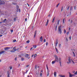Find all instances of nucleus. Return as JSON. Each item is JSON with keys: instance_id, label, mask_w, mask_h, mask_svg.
Returning <instances> with one entry per match:
<instances>
[{"instance_id": "obj_1", "label": "nucleus", "mask_w": 77, "mask_h": 77, "mask_svg": "<svg viewBox=\"0 0 77 77\" xmlns=\"http://www.w3.org/2000/svg\"><path fill=\"white\" fill-rule=\"evenodd\" d=\"M58 33H60V34L61 35L62 34V30H61V26H58Z\"/></svg>"}, {"instance_id": "obj_2", "label": "nucleus", "mask_w": 77, "mask_h": 77, "mask_svg": "<svg viewBox=\"0 0 77 77\" xmlns=\"http://www.w3.org/2000/svg\"><path fill=\"white\" fill-rule=\"evenodd\" d=\"M54 57H55V61L57 62H59V58H58V57L56 55H54Z\"/></svg>"}, {"instance_id": "obj_3", "label": "nucleus", "mask_w": 77, "mask_h": 77, "mask_svg": "<svg viewBox=\"0 0 77 77\" xmlns=\"http://www.w3.org/2000/svg\"><path fill=\"white\" fill-rule=\"evenodd\" d=\"M17 51V49L14 48L12 49V50L10 51V52L11 53H14V52H15Z\"/></svg>"}, {"instance_id": "obj_4", "label": "nucleus", "mask_w": 77, "mask_h": 77, "mask_svg": "<svg viewBox=\"0 0 77 77\" xmlns=\"http://www.w3.org/2000/svg\"><path fill=\"white\" fill-rule=\"evenodd\" d=\"M5 4V2L3 1H2L0 2V5H4Z\"/></svg>"}, {"instance_id": "obj_5", "label": "nucleus", "mask_w": 77, "mask_h": 77, "mask_svg": "<svg viewBox=\"0 0 77 77\" xmlns=\"http://www.w3.org/2000/svg\"><path fill=\"white\" fill-rule=\"evenodd\" d=\"M68 62H67V63L68 64H69V63H71V58L70 57L68 59Z\"/></svg>"}, {"instance_id": "obj_6", "label": "nucleus", "mask_w": 77, "mask_h": 77, "mask_svg": "<svg viewBox=\"0 0 77 77\" xmlns=\"http://www.w3.org/2000/svg\"><path fill=\"white\" fill-rule=\"evenodd\" d=\"M10 48H11L10 47H6L5 48H4V50H5L7 51V50H8L9 49H10Z\"/></svg>"}, {"instance_id": "obj_7", "label": "nucleus", "mask_w": 77, "mask_h": 77, "mask_svg": "<svg viewBox=\"0 0 77 77\" xmlns=\"http://www.w3.org/2000/svg\"><path fill=\"white\" fill-rule=\"evenodd\" d=\"M8 75H7V77H10V76L9 75H10V73L9 72V71H7V73Z\"/></svg>"}, {"instance_id": "obj_8", "label": "nucleus", "mask_w": 77, "mask_h": 77, "mask_svg": "<svg viewBox=\"0 0 77 77\" xmlns=\"http://www.w3.org/2000/svg\"><path fill=\"white\" fill-rule=\"evenodd\" d=\"M69 77H73V76H74V75H72L69 72Z\"/></svg>"}, {"instance_id": "obj_9", "label": "nucleus", "mask_w": 77, "mask_h": 77, "mask_svg": "<svg viewBox=\"0 0 77 77\" xmlns=\"http://www.w3.org/2000/svg\"><path fill=\"white\" fill-rule=\"evenodd\" d=\"M36 30H35L34 33V38H36Z\"/></svg>"}, {"instance_id": "obj_10", "label": "nucleus", "mask_w": 77, "mask_h": 77, "mask_svg": "<svg viewBox=\"0 0 77 77\" xmlns=\"http://www.w3.org/2000/svg\"><path fill=\"white\" fill-rule=\"evenodd\" d=\"M48 22H49V20L48 19L47 20V21L46 22V23L45 24V26H47L48 24Z\"/></svg>"}, {"instance_id": "obj_11", "label": "nucleus", "mask_w": 77, "mask_h": 77, "mask_svg": "<svg viewBox=\"0 0 77 77\" xmlns=\"http://www.w3.org/2000/svg\"><path fill=\"white\" fill-rule=\"evenodd\" d=\"M4 53H5V51H2L0 52V55Z\"/></svg>"}, {"instance_id": "obj_12", "label": "nucleus", "mask_w": 77, "mask_h": 77, "mask_svg": "<svg viewBox=\"0 0 77 77\" xmlns=\"http://www.w3.org/2000/svg\"><path fill=\"white\" fill-rule=\"evenodd\" d=\"M57 44H58V42L57 41V39H56V43L55 44V47H57Z\"/></svg>"}, {"instance_id": "obj_13", "label": "nucleus", "mask_w": 77, "mask_h": 77, "mask_svg": "<svg viewBox=\"0 0 77 77\" xmlns=\"http://www.w3.org/2000/svg\"><path fill=\"white\" fill-rule=\"evenodd\" d=\"M43 39V37H42V36H41L40 37V41L41 42H42Z\"/></svg>"}, {"instance_id": "obj_14", "label": "nucleus", "mask_w": 77, "mask_h": 77, "mask_svg": "<svg viewBox=\"0 0 77 77\" xmlns=\"http://www.w3.org/2000/svg\"><path fill=\"white\" fill-rule=\"evenodd\" d=\"M54 27L55 31H57V25H56V26H55Z\"/></svg>"}, {"instance_id": "obj_15", "label": "nucleus", "mask_w": 77, "mask_h": 77, "mask_svg": "<svg viewBox=\"0 0 77 77\" xmlns=\"http://www.w3.org/2000/svg\"><path fill=\"white\" fill-rule=\"evenodd\" d=\"M25 56L26 58H27V57H29V54H26L25 55Z\"/></svg>"}, {"instance_id": "obj_16", "label": "nucleus", "mask_w": 77, "mask_h": 77, "mask_svg": "<svg viewBox=\"0 0 77 77\" xmlns=\"http://www.w3.org/2000/svg\"><path fill=\"white\" fill-rule=\"evenodd\" d=\"M56 73H57V72H55L54 73V77H56Z\"/></svg>"}, {"instance_id": "obj_17", "label": "nucleus", "mask_w": 77, "mask_h": 77, "mask_svg": "<svg viewBox=\"0 0 77 77\" xmlns=\"http://www.w3.org/2000/svg\"><path fill=\"white\" fill-rule=\"evenodd\" d=\"M59 62H60V63H62V62L61 61V58H59Z\"/></svg>"}, {"instance_id": "obj_18", "label": "nucleus", "mask_w": 77, "mask_h": 77, "mask_svg": "<svg viewBox=\"0 0 77 77\" xmlns=\"http://www.w3.org/2000/svg\"><path fill=\"white\" fill-rule=\"evenodd\" d=\"M56 61H53L52 62V64H54L55 63H56Z\"/></svg>"}, {"instance_id": "obj_19", "label": "nucleus", "mask_w": 77, "mask_h": 77, "mask_svg": "<svg viewBox=\"0 0 77 77\" xmlns=\"http://www.w3.org/2000/svg\"><path fill=\"white\" fill-rule=\"evenodd\" d=\"M59 22H60V20H58L57 22V24H58V25L59 24Z\"/></svg>"}, {"instance_id": "obj_20", "label": "nucleus", "mask_w": 77, "mask_h": 77, "mask_svg": "<svg viewBox=\"0 0 77 77\" xmlns=\"http://www.w3.org/2000/svg\"><path fill=\"white\" fill-rule=\"evenodd\" d=\"M46 68H47V69L48 71H49V69H48V66H47V64L46 65Z\"/></svg>"}, {"instance_id": "obj_21", "label": "nucleus", "mask_w": 77, "mask_h": 77, "mask_svg": "<svg viewBox=\"0 0 77 77\" xmlns=\"http://www.w3.org/2000/svg\"><path fill=\"white\" fill-rule=\"evenodd\" d=\"M35 74H36L37 75H38V74H39V71H36L35 72Z\"/></svg>"}, {"instance_id": "obj_22", "label": "nucleus", "mask_w": 77, "mask_h": 77, "mask_svg": "<svg viewBox=\"0 0 77 77\" xmlns=\"http://www.w3.org/2000/svg\"><path fill=\"white\" fill-rule=\"evenodd\" d=\"M36 45H34L33 46V47L34 48H36Z\"/></svg>"}, {"instance_id": "obj_23", "label": "nucleus", "mask_w": 77, "mask_h": 77, "mask_svg": "<svg viewBox=\"0 0 77 77\" xmlns=\"http://www.w3.org/2000/svg\"><path fill=\"white\" fill-rule=\"evenodd\" d=\"M72 6H71V7H70V11H72Z\"/></svg>"}, {"instance_id": "obj_24", "label": "nucleus", "mask_w": 77, "mask_h": 77, "mask_svg": "<svg viewBox=\"0 0 77 77\" xmlns=\"http://www.w3.org/2000/svg\"><path fill=\"white\" fill-rule=\"evenodd\" d=\"M26 43H27V44H29V42H30V41L28 40L26 41Z\"/></svg>"}, {"instance_id": "obj_25", "label": "nucleus", "mask_w": 77, "mask_h": 77, "mask_svg": "<svg viewBox=\"0 0 77 77\" xmlns=\"http://www.w3.org/2000/svg\"><path fill=\"white\" fill-rule=\"evenodd\" d=\"M49 75V71H47V76H48Z\"/></svg>"}, {"instance_id": "obj_26", "label": "nucleus", "mask_w": 77, "mask_h": 77, "mask_svg": "<svg viewBox=\"0 0 77 77\" xmlns=\"http://www.w3.org/2000/svg\"><path fill=\"white\" fill-rule=\"evenodd\" d=\"M7 20L6 19H5L3 20V23H5L6 21Z\"/></svg>"}, {"instance_id": "obj_27", "label": "nucleus", "mask_w": 77, "mask_h": 77, "mask_svg": "<svg viewBox=\"0 0 77 77\" xmlns=\"http://www.w3.org/2000/svg\"><path fill=\"white\" fill-rule=\"evenodd\" d=\"M55 48V49L56 51H57V53H58V51L57 49V48Z\"/></svg>"}, {"instance_id": "obj_28", "label": "nucleus", "mask_w": 77, "mask_h": 77, "mask_svg": "<svg viewBox=\"0 0 77 77\" xmlns=\"http://www.w3.org/2000/svg\"><path fill=\"white\" fill-rule=\"evenodd\" d=\"M73 54L74 56V57H75V53H74V52H73Z\"/></svg>"}, {"instance_id": "obj_29", "label": "nucleus", "mask_w": 77, "mask_h": 77, "mask_svg": "<svg viewBox=\"0 0 77 77\" xmlns=\"http://www.w3.org/2000/svg\"><path fill=\"white\" fill-rule=\"evenodd\" d=\"M23 60H24V58H21V60L22 61H23Z\"/></svg>"}, {"instance_id": "obj_30", "label": "nucleus", "mask_w": 77, "mask_h": 77, "mask_svg": "<svg viewBox=\"0 0 77 77\" xmlns=\"http://www.w3.org/2000/svg\"><path fill=\"white\" fill-rule=\"evenodd\" d=\"M17 41V40L16 39H14L13 41V42H15Z\"/></svg>"}, {"instance_id": "obj_31", "label": "nucleus", "mask_w": 77, "mask_h": 77, "mask_svg": "<svg viewBox=\"0 0 77 77\" xmlns=\"http://www.w3.org/2000/svg\"><path fill=\"white\" fill-rule=\"evenodd\" d=\"M19 9V8H17V11H16L17 12H18Z\"/></svg>"}, {"instance_id": "obj_32", "label": "nucleus", "mask_w": 77, "mask_h": 77, "mask_svg": "<svg viewBox=\"0 0 77 77\" xmlns=\"http://www.w3.org/2000/svg\"><path fill=\"white\" fill-rule=\"evenodd\" d=\"M64 33H66V30H65V29H64Z\"/></svg>"}, {"instance_id": "obj_33", "label": "nucleus", "mask_w": 77, "mask_h": 77, "mask_svg": "<svg viewBox=\"0 0 77 77\" xmlns=\"http://www.w3.org/2000/svg\"><path fill=\"white\" fill-rule=\"evenodd\" d=\"M37 56V54H35L34 55V58H35V57H36V56Z\"/></svg>"}, {"instance_id": "obj_34", "label": "nucleus", "mask_w": 77, "mask_h": 77, "mask_svg": "<svg viewBox=\"0 0 77 77\" xmlns=\"http://www.w3.org/2000/svg\"><path fill=\"white\" fill-rule=\"evenodd\" d=\"M70 7H69V6L68 8H67V10L68 11V10H69V8H70Z\"/></svg>"}, {"instance_id": "obj_35", "label": "nucleus", "mask_w": 77, "mask_h": 77, "mask_svg": "<svg viewBox=\"0 0 77 77\" xmlns=\"http://www.w3.org/2000/svg\"><path fill=\"white\" fill-rule=\"evenodd\" d=\"M63 23H65V19H63Z\"/></svg>"}, {"instance_id": "obj_36", "label": "nucleus", "mask_w": 77, "mask_h": 77, "mask_svg": "<svg viewBox=\"0 0 77 77\" xmlns=\"http://www.w3.org/2000/svg\"><path fill=\"white\" fill-rule=\"evenodd\" d=\"M59 5H60V3H59L58 4H57V5L56 7L57 8H58V6H59Z\"/></svg>"}, {"instance_id": "obj_37", "label": "nucleus", "mask_w": 77, "mask_h": 77, "mask_svg": "<svg viewBox=\"0 0 77 77\" xmlns=\"http://www.w3.org/2000/svg\"><path fill=\"white\" fill-rule=\"evenodd\" d=\"M69 38L70 40H71V36H69Z\"/></svg>"}, {"instance_id": "obj_38", "label": "nucleus", "mask_w": 77, "mask_h": 77, "mask_svg": "<svg viewBox=\"0 0 77 77\" xmlns=\"http://www.w3.org/2000/svg\"><path fill=\"white\" fill-rule=\"evenodd\" d=\"M63 7H62L61 8V12H62V11H63Z\"/></svg>"}, {"instance_id": "obj_39", "label": "nucleus", "mask_w": 77, "mask_h": 77, "mask_svg": "<svg viewBox=\"0 0 77 77\" xmlns=\"http://www.w3.org/2000/svg\"><path fill=\"white\" fill-rule=\"evenodd\" d=\"M14 21H16V17H14Z\"/></svg>"}, {"instance_id": "obj_40", "label": "nucleus", "mask_w": 77, "mask_h": 77, "mask_svg": "<svg viewBox=\"0 0 77 77\" xmlns=\"http://www.w3.org/2000/svg\"><path fill=\"white\" fill-rule=\"evenodd\" d=\"M16 8H19V6L17 5H16Z\"/></svg>"}, {"instance_id": "obj_41", "label": "nucleus", "mask_w": 77, "mask_h": 77, "mask_svg": "<svg viewBox=\"0 0 77 77\" xmlns=\"http://www.w3.org/2000/svg\"><path fill=\"white\" fill-rule=\"evenodd\" d=\"M75 75H76L77 74V71L75 73H74Z\"/></svg>"}, {"instance_id": "obj_42", "label": "nucleus", "mask_w": 77, "mask_h": 77, "mask_svg": "<svg viewBox=\"0 0 77 77\" xmlns=\"http://www.w3.org/2000/svg\"><path fill=\"white\" fill-rule=\"evenodd\" d=\"M12 69V66L10 67V69Z\"/></svg>"}, {"instance_id": "obj_43", "label": "nucleus", "mask_w": 77, "mask_h": 77, "mask_svg": "<svg viewBox=\"0 0 77 77\" xmlns=\"http://www.w3.org/2000/svg\"><path fill=\"white\" fill-rule=\"evenodd\" d=\"M14 32V30H13V29H11V33H12V32Z\"/></svg>"}, {"instance_id": "obj_44", "label": "nucleus", "mask_w": 77, "mask_h": 77, "mask_svg": "<svg viewBox=\"0 0 77 77\" xmlns=\"http://www.w3.org/2000/svg\"><path fill=\"white\" fill-rule=\"evenodd\" d=\"M40 76H41V77L42 76V73H40Z\"/></svg>"}, {"instance_id": "obj_45", "label": "nucleus", "mask_w": 77, "mask_h": 77, "mask_svg": "<svg viewBox=\"0 0 77 77\" xmlns=\"http://www.w3.org/2000/svg\"><path fill=\"white\" fill-rule=\"evenodd\" d=\"M48 45V42H47L46 44V46H47Z\"/></svg>"}, {"instance_id": "obj_46", "label": "nucleus", "mask_w": 77, "mask_h": 77, "mask_svg": "<svg viewBox=\"0 0 77 77\" xmlns=\"http://www.w3.org/2000/svg\"><path fill=\"white\" fill-rule=\"evenodd\" d=\"M69 15H71V11H70Z\"/></svg>"}, {"instance_id": "obj_47", "label": "nucleus", "mask_w": 77, "mask_h": 77, "mask_svg": "<svg viewBox=\"0 0 77 77\" xmlns=\"http://www.w3.org/2000/svg\"><path fill=\"white\" fill-rule=\"evenodd\" d=\"M59 76H60V77H62V76H62V75H59Z\"/></svg>"}, {"instance_id": "obj_48", "label": "nucleus", "mask_w": 77, "mask_h": 77, "mask_svg": "<svg viewBox=\"0 0 77 77\" xmlns=\"http://www.w3.org/2000/svg\"><path fill=\"white\" fill-rule=\"evenodd\" d=\"M46 41V40L45 39H44V42H45Z\"/></svg>"}, {"instance_id": "obj_49", "label": "nucleus", "mask_w": 77, "mask_h": 77, "mask_svg": "<svg viewBox=\"0 0 77 77\" xmlns=\"http://www.w3.org/2000/svg\"><path fill=\"white\" fill-rule=\"evenodd\" d=\"M72 20H71L70 21V23H71V24H72Z\"/></svg>"}, {"instance_id": "obj_50", "label": "nucleus", "mask_w": 77, "mask_h": 77, "mask_svg": "<svg viewBox=\"0 0 77 77\" xmlns=\"http://www.w3.org/2000/svg\"><path fill=\"white\" fill-rule=\"evenodd\" d=\"M29 65H26V67L27 68L28 67H29Z\"/></svg>"}, {"instance_id": "obj_51", "label": "nucleus", "mask_w": 77, "mask_h": 77, "mask_svg": "<svg viewBox=\"0 0 77 77\" xmlns=\"http://www.w3.org/2000/svg\"><path fill=\"white\" fill-rule=\"evenodd\" d=\"M66 41L68 42V39L66 37Z\"/></svg>"}, {"instance_id": "obj_52", "label": "nucleus", "mask_w": 77, "mask_h": 77, "mask_svg": "<svg viewBox=\"0 0 77 77\" xmlns=\"http://www.w3.org/2000/svg\"><path fill=\"white\" fill-rule=\"evenodd\" d=\"M67 35H68L69 34V32H68L66 33Z\"/></svg>"}, {"instance_id": "obj_53", "label": "nucleus", "mask_w": 77, "mask_h": 77, "mask_svg": "<svg viewBox=\"0 0 77 77\" xmlns=\"http://www.w3.org/2000/svg\"><path fill=\"white\" fill-rule=\"evenodd\" d=\"M60 45H61V44H60L59 45V47L60 48Z\"/></svg>"}, {"instance_id": "obj_54", "label": "nucleus", "mask_w": 77, "mask_h": 77, "mask_svg": "<svg viewBox=\"0 0 77 77\" xmlns=\"http://www.w3.org/2000/svg\"><path fill=\"white\" fill-rule=\"evenodd\" d=\"M13 5H17V3H13Z\"/></svg>"}, {"instance_id": "obj_55", "label": "nucleus", "mask_w": 77, "mask_h": 77, "mask_svg": "<svg viewBox=\"0 0 77 77\" xmlns=\"http://www.w3.org/2000/svg\"><path fill=\"white\" fill-rule=\"evenodd\" d=\"M15 60H17V57H16L14 59Z\"/></svg>"}, {"instance_id": "obj_56", "label": "nucleus", "mask_w": 77, "mask_h": 77, "mask_svg": "<svg viewBox=\"0 0 77 77\" xmlns=\"http://www.w3.org/2000/svg\"><path fill=\"white\" fill-rule=\"evenodd\" d=\"M75 8H76V7L75 6L74 8L75 10Z\"/></svg>"}, {"instance_id": "obj_57", "label": "nucleus", "mask_w": 77, "mask_h": 77, "mask_svg": "<svg viewBox=\"0 0 77 77\" xmlns=\"http://www.w3.org/2000/svg\"><path fill=\"white\" fill-rule=\"evenodd\" d=\"M75 71H73V72H72V73H75Z\"/></svg>"}, {"instance_id": "obj_58", "label": "nucleus", "mask_w": 77, "mask_h": 77, "mask_svg": "<svg viewBox=\"0 0 77 77\" xmlns=\"http://www.w3.org/2000/svg\"><path fill=\"white\" fill-rule=\"evenodd\" d=\"M36 67H37V66H35V69H36Z\"/></svg>"}, {"instance_id": "obj_59", "label": "nucleus", "mask_w": 77, "mask_h": 77, "mask_svg": "<svg viewBox=\"0 0 77 77\" xmlns=\"http://www.w3.org/2000/svg\"><path fill=\"white\" fill-rule=\"evenodd\" d=\"M33 56H34V54H33L32 55L31 57H33Z\"/></svg>"}, {"instance_id": "obj_60", "label": "nucleus", "mask_w": 77, "mask_h": 77, "mask_svg": "<svg viewBox=\"0 0 77 77\" xmlns=\"http://www.w3.org/2000/svg\"><path fill=\"white\" fill-rule=\"evenodd\" d=\"M19 12H21V10L20 9H19Z\"/></svg>"}, {"instance_id": "obj_61", "label": "nucleus", "mask_w": 77, "mask_h": 77, "mask_svg": "<svg viewBox=\"0 0 77 77\" xmlns=\"http://www.w3.org/2000/svg\"><path fill=\"white\" fill-rule=\"evenodd\" d=\"M25 21L26 22L27 21V18H26L25 19Z\"/></svg>"}, {"instance_id": "obj_62", "label": "nucleus", "mask_w": 77, "mask_h": 77, "mask_svg": "<svg viewBox=\"0 0 77 77\" xmlns=\"http://www.w3.org/2000/svg\"><path fill=\"white\" fill-rule=\"evenodd\" d=\"M55 19V17H54L53 20L54 21Z\"/></svg>"}, {"instance_id": "obj_63", "label": "nucleus", "mask_w": 77, "mask_h": 77, "mask_svg": "<svg viewBox=\"0 0 77 77\" xmlns=\"http://www.w3.org/2000/svg\"><path fill=\"white\" fill-rule=\"evenodd\" d=\"M60 66H62V63H60Z\"/></svg>"}, {"instance_id": "obj_64", "label": "nucleus", "mask_w": 77, "mask_h": 77, "mask_svg": "<svg viewBox=\"0 0 77 77\" xmlns=\"http://www.w3.org/2000/svg\"><path fill=\"white\" fill-rule=\"evenodd\" d=\"M62 77H65V75H63L62 76Z\"/></svg>"}]
</instances>
